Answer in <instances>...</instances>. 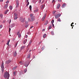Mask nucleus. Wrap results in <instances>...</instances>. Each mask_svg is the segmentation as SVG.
Segmentation results:
<instances>
[{
    "label": "nucleus",
    "instance_id": "nucleus-1",
    "mask_svg": "<svg viewBox=\"0 0 79 79\" xmlns=\"http://www.w3.org/2000/svg\"><path fill=\"white\" fill-rule=\"evenodd\" d=\"M10 77V74L9 73L7 72H6L4 74V77L6 79H9Z\"/></svg>",
    "mask_w": 79,
    "mask_h": 79
},
{
    "label": "nucleus",
    "instance_id": "nucleus-2",
    "mask_svg": "<svg viewBox=\"0 0 79 79\" xmlns=\"http://www.w3.org/2000/svg\"><path fill=\"white\" fill-rule=\"evenodd\" d=\"M19 20L21 22L24 23L25 20V19L23 18L22 17H20L19 18Z\"/></svg>",
    "mask_w": 79,
    "mask_h": 79
},
{
    "label": "nucleus",
    "instance_id": "nucleus-3",
    "mask_svg": "<svg viewBox=\"0 0 79 79\" xmlns=\"http://www.w3.org/2000/svg\"><path fill=\"white\" fill-rule=\"evenodd\" d=\"M17 35H18V37L19 38H20L21 37V35L20 33V31H18L16 33Z\"/></svg>",
    "mask_w": 79,
    "mask_h": 79
},
{
    "label": "nucleus",
    "instance_id": "nucleus-4",
    "mask_svg": "<svg viewBox=\"0 0 79 79\" xmlns=\"http://www.w3.org/2000/svg\"><path fill=\"white\" fill-rule=\"evenodd\" d=\"M61 15V14H58L57 15H56L55 16V17L56 18V19H57L58 18L60 17V16Z\"/></svg>",
    "mask_w": 79,
    "mask_h": 79
},
{
    "label": "nucleus",
    "instance_id": "nucleus-5",
    "mask_svg": "<svg viewBox=\"0 0 79 79\" xmlns=\"http://www.w3.org/2000/svg\"><path fill=\"white\" fill-rule=\"evenodd\" d=\"M32 22L34 21L35 20V16L31 18Z\"/></svg>",
    "mask_w": 79,
    "mask_h": 79
},
{
    "label": "nucleus",
    "instance_id": "nucleus-6",
    "mask_svg": "<svg viewBox=\"0 0 79 79\" xmlns=\"http://www.w3.org/2000/svg\"><path fill=\"white\" fill-rule=\"evenodd\" d=\"M11 62L10 60H8L6 62V64H8L10 63Z\"/></svg>",
    "mask_w": 79,
    "mask_h": 79
},
{
    "label": "nucleus",
    "instance_id": "nucleus-7",
    "mask_svg": "<svg viewBox=\"0 0 79 79\" xmlns=\"http://www.w3.org/2000/svg\"><path fill=\"white\" fill-rule=\"evenodd\" d=\"M60 3H58L57 6L56 8L57 9H59V8L60 7Z\"/></svg>",
    "mask_w": 79,
    "mask_h": 79
},
{
    "label": "nucleus",
    "instance_id": "nucleus-8",
    "mask_svg": "<svg viewBox=\"0 0 79 79\" xmlns=\"http://www.w3.org/2000/svg\"><path fill=\"white\" fill-rule=\"evenodd\" d=\"M13 55H14V57L16 56L17 55L16 51H15V52H14V53H13Z\"/></svg>",
    "mask_w": 79,
    "mask_h": 79
},
{
    "label": "nucleus",
    "instance_id": "nucleus-9",
    "mask_svg": "<svg viewBox=\"0 0 79 79\" xmlns=\"http://www.w3.org/2000/svg\"><path fill=\"white\" fill-rule=\"evenodd\" d=\"M66 5V4L65 3H64V4H63L62 5V8H64V7H65Z\"/></svg>",
    "mask_w": 79,
    "mask_h": 79
},
{
    "label": "nucleus",
    "instance_id": "nucleus-10",
    "mask_svg": "<svg viewBox=\"0 0 79 79\" xmlns=\"http://www.w3.org/2000/svg\"><path fill=\"white\" fill-rule=\"evenodd\" d=\"M27 64V63L26 62L25 63V64H24V66L26 67H27L29 65V63L28 64Z\"/></svg>",
    "mask_w": 79,
    "mask_h": 79
},
{
    "label": "nucleus",
    "instance_id": "nucleus-11",
    "mask_svg": "<svg viewBox=\"0 0 79 79\" xmlns=\"http://www.w3.org/2000/svg\"><path fill=\"white\" fill-rule=\"evenodd\" d=\"M1 67L2 69H4V67L3 66V62H2V64Z\"/></svg>",
    "mask_w": 79,
    "mask_h": 79
},
{
    "label": "nucleus",
    "instance_id": "nucleus-12",
    "mask_svg": "<svg viewBox=\"0 0 79 79\" xmlns=\"http://www.w3.org/2000/svg\"><path fill=\"white\" fill-rule=\"evenodd\" d=\"M30 17L31 18L33 17H34V14H30Z\"/></svg>",
    "mask_w": 79,
    "mask_h": 79
},
{
    "label": "nucleus",
    "instance_id": "nucleus-13",
    "mask_svg": "<svg viewBox=\"0 0 79 79\" xmlns=\"http://www.w3.org/2000/svg\"><path fill=\"white\" fill-rule=\"evenodd\" d=\"M19 64H20L21 65H23L24 64V63L22 61H20L19 62Z\"/></svg>",
    "mask_w": 79,
    "mask_h": 79
},
{
    "label": "nucleus",
    "instance_id": "nucleus-14",
    "mask_svg": "<svg viewBox=\"0 0 79 79\" xmlns=\"http://www.w3.org/2000/svg\"><path fill=\"white\" fill-rule=\"evenodd\" d=\"M44 5H42L40 6V8L41 9H42L43 8H44Z\"/></svg>",
    "mask_w": 79,
    "mask_h": 79
},
{
    "label": "nucleus",
    "instance_id": "nucleus-15",
    "mask_svg": "<svg viewBox=\"0 0 79 79\" xmlns=\"http://www.w3.org/2000/svg\"><path fill=\"white\" fill-rule=\"evenodd\" d=\"M48 23V20H46V21L45 22V23H44V25H47Z\"/></svg>",
    "mask_w": 79,
    "mask_h": 79
},
{
    "label": "nucleus",
    "instance_id": "nucleus-16",
    "mask_svg": "<svg viewBox=\"0 0 79 79\" xmlns=\"http://www.w3.org/2000/svg\"><path fill=\"white\" fill-rule=\"evenodd\" d=\"M12 8H13V7L12 6H9V9L10 10H12Z\"/></svg>",
    "mask_w": 79,
    "mask_h": 79
},
{
    "label": "nucleus",
    "instance_id": "nucleus-17",
    "mask_svg": "<svg viewBox=\"0 0 79 79\" xmlns=\"http://www.w3.org/2000/svg\"><path fill=\"white\" fill-rule=\"evenodd\" d=\"M29 9L30 11H31L32 10V6L31 5H30L29 6Z\"/></svg>",
    "mask_w": 79,
    "mask_h": 79
},
{
    "label": "nucleus",
    "instance_id": "nucleus-18",
    "mask_svg": "<svg viewBox=\"0 0 79 79\" xmlns=\"http://www.w3.org/2000/svg\"><path fill=\"white\" fill-rule=\"evenodd\" d=\"M38 10H39L38 9H36V10H34V13H36V12H38Z\"/></svg>",
    "mask_w": 79,
    "mask_h": 79
},
{
    "label": "nucleus",
    "instance_id": "nucleus-19",
    "mask_svg": "<svg viewBox=\"0 0 79 79\" xmlns=\"http://www.w3.org/2000/svg\"><path fill=\"white\" fill-rule=\"evenodd\" d=\"M32 43V40H31L29 42V44H28V45H31V43Z\"/></svg>",
    "mask_w": 79,
    "mask_h": 79
},
{
    "label": "nucleus",
    "instance_id": "nucleus-20",
    "mask_svg": "<svg viewBox=\"0 0 79 79\" xmlns=\"http://www.w3.org/2000/svg\"><path fill=\"white\" fill-rule=\"evenodd\" d=\"M25 48V46H22L21 47V49L22 50Z\"/></svg>",
    "mask_w": 79,
    "mask_h": 79
},
{
    "label": "nucleus",
    "instance_id": "nucleus-21",
    "mask_svg": "<svg viewBox=\"0 0 79 79\" xmlns=\"http://www.w3.org/2000/svg\"><path fill=\"white\" fill-rule=\"evenodd\" d=\"M27 40L26 39V40H25L23 42V44H25L27 42Z\"/></svg>",
    "mask_w": 79,
    "mask_h": 79
},
{
    "label": "nucleus",
    "instance_id": "nucleus-22",
    "mask_svg": "<svg viewBox=\"0 0 79 79\" xmlns=\"http://www.w3.org/2000/svg\"><path fill=\"white\" fill-rule=\"evenodd\" d=\"M19 3L16 4V8L18 7H19Z\"/></svg>",
    "mask_w": 79,
    "mask_h": 79
},
{
    "label": "nucleus",
    "instance_id": "nucleus-23",
    "mask_svg": "<svg viewBox=\"0 0 79 79\" xmlns=\"http://www.w3.org/2000/svg\"><path fill=\"white\" fill-rule=\"evenodd\" d=\"M14 16L15 17H16L18 16V15L15 13H14Z\"/></svg>",
    "mask_w": 79,
    "mask_h": 79
},
{
    "label": "nucleus",
    "instance_id": "nucleus-24",
    "mask_svg": "<svg viewBox=\"0 0 79 79\" xmlns=\"http://www.w3.org/2000/svg\"><path fill=\"white\" fill-rule=\"evenodd\" d=\"M8 23H10L11 22V19H9L8 20Z\"/></svg>",
    "mask_w": 79,
    "mask_h": 79
},
{
    "label": "nucleus",
    "instance_id": "nucleus-25",
    "mask_svg": "<svg viewBox=\"0 0 79 79\" xmlns=\"http://www.w3.org/2000/svg\"><path fill=\"white\" fill-rule=\"evenodd\" d=\"M57 21H59L60 22H61V19L60 18H58V19H57Z\"/></svg>",
    "mask_w": 79,
    "mask_h": 79
},
{
    "label": "nucleus",
    "instance_id": "nucleus-26",
    "mask_svg": "<svg viewBox=\"0 0 79 79\" xmlns=\"http://www.w3.org/2000/svg\"><path fill=\"white\" fill-rule=\"evenodd\" d=\"M8 11V10H6L5 11V12H4V14H6Z\"/></svg>",
    "mask_w": 79,
    "mask_h": 79
},
{
    "label": "nucleus",
    "instance_id": "nucleus-27",
    "mask_svg": "<svg viewBox=\"0 0 79 79\" xmlns=\"http://www.w3.org/2000/svg\"><path fill=\"white\" fill-rule=\"evenodd\" d=\"M29 2H28L26 5L27 7L29 5Z\"/></svg>",
    "mask_w": 79,
    "mask_h": 79
},
{
    "label": "nucleus",
    "instance_id": "nucleus-28",
    "mask_svg": "<svg viewBox=\"0 0 79 79\" xmlns=\"http://www.w3.org/2000/svg\"><path fill=\"white\" fill-rule=\"evenodd\" d=\"M10 40H8V41H7V45L9 44V43L10 42Z\"/></svg>",
    "mask_w": 79,
    "mask_h": 79
},
{
    "label": "nucleus",
    "instance_id": "nucleus-29",
    "mask_svg": "<svg viewBox=\"0 0 79 79\" xmlns=\"http://www.w3.org/2000/svg\"><path fill=\"white\" fill-rule=\"evenodd\" d=\"M30 58V55H28L27 57V58L29 59V58Z\"/></svg>",
    "mask_w": 79,
    "mask_h": 79
},
{
    "label": "nucleus",
    "instance_id": "nucleus-30",
    "mask_svg": "<svg viewBox=\"0 0 79 79\" xmlns=\"http://www.w3.org/2000/svg\"><path fill=\"white\" fill-rule=\"evenodd\" d=\"M46 34H44V35H43V38H45L46 37Z\"/></svg>",
    "mask_w": 79,
    "mask_h": 79
},
{
    "label": "nucleus",
    "instance_id": "nucleus-31",
    "mask_svg": "<svg viewBox=\"0 0 79 79\" xmlns=\"http://www.w3.org/2000/svg\"><path fill=\"white\" fill-rule=\"evenodd\" d=\"M0 17L2 18V19L3 15L2 14H1L0 15Z\"/></svg>",
    "mask_w": 79,
    "mask_h": 79
},
{
    "label": "nucleus",
    "instance_id": "nucleus-32",
    "mask_svg": "<svg viewBox=\"0 0 79 79\" xmlns=\"http://www.w3.org/2000/svg\"><path fill=\"white\" fill-rule=\"evenodd\" d=\"M18 19V17H14V20H17Z\"/></svg>",
    "mask_w": 79,
    "mask_h": 79
},
{
    "label": "nucleus",
    "instance_id": "nucleus-33",
    "mask_svg": "<svg viewBox=\"0 0 79 79\" xmlns=\"http://www.w3.org/2000/svg\"><path fill=\"white\" fill-rule=\"evenodd\" d=\"M17 68V66H16V67H14L13 68V70H15L16 68Z\"/></svg>",
    "mask_w": 79,
    "mask_h": 79
},
{
    "label": "nucleus",
    "instance_id": "nucleus-34",
    "mask_svg": "<svg viewBox=\"0 0 79 79\" xmlns=\"http://www.w3.org/2000/svg\"><path fill=\"white\" fill-rule=\"evenodd\" d=\"M51 34L52 35H54V32L53 31H52L51 32Z\"/></svg>",
    "mask_w": 79,
    "mask_h": 79
},
{
    "label": "nucleus",
    "instance_id": "nucleus-35",
    "mask_svg": "<svg viewBox=\"0 0 79 79\" xmlns=\"http://www.w3.org/2000/svg\"><path fill=\"white\" fill-rule=\"evenodd\" d=\"M7 5H5V6H4V8L5 9H6L7 8Z\"/></svg>",
    "mask_w": 79,
    "mask_h": 79
},
{
    "label": "nucleus",
    "instance_id": "nucleus-36",
    "mask_svg": "<svg viewBox=\"0 0 79 79\" xmlns=\"http://www.w3.org/2000/svg\"><path fill=\"white\" fill-rule=\"evenodd\" d=\"M27 69H25L24 70V73H26L27 72Z\"/></svg>",
    "mask_w": 79,
    "mask_h": 79
},
{
    "label": "nucleus",
    "instance_id": "nucleus-37",
    "mask_svg": "<svg viewBox=\"0 0 79 79\" xmlns=\"http://www.w3.org/2000/svg\"><path fill=\"white\" fill-rule=\"evenodd\" d=\"M28 20L29 22H31V20L30 18H28Z\"/></svg>",
    "mask_w": 79,
    "mask_h": 79
},
{
    "label": "nucleus",
    "instance_id": "nucleus-38",
    "mask_svg": "<svg viewBox=\"0 0 79 79\" xmlns=\"http://www.w3.org/2000/svg\"><path fill=\"white\" fill-rule=\"evenodd\" d=\"M17 44H18V43H15V47H16Z\"/></svg>",
    "mask_w": 79,
    "mask_h": 79
},
{
    "label": "nucleus",
    "instance_id": "nucleus-39",
    "mask_svg": "<svg viewBox=\"0 0 79 79\" xmlns=\"http://www.w3.org/2000/svg\"><path fill=\"white\" fill-rule=\"evenodd\" d=\"M54 22V20L53 19L52 20V21H51V23H53Z\"/></svg>",
    "mask_w": 79,
    "mask_h": 79
},
{
    "label": "nucleus",
    "instance_id": "nucleus-40",
    "mask_svg": "<svg viewBox=\"0 0 79 79\" xmlns=\"http://www.w3.org/2000/svg\"><path fill=\"white\" fill-rule=\"evenodd\" d=\"M52 28L51 26H49V27L48 28V29H51Z\"/></svg>",
    "mask_w": 79,
    "mask_h": 79
},
{
    "label": "nucleus",
    "instance_id": "nucleus-41",
    "mask_svg": "<svg viewBox=\"0 0 79 79\" xmlns=\"http://www.w3.org/2000/svg\"><path fill=\"white\" fill-rule=\"evenodd\" d=\"M56 11H54L53 12V15H54V14L56 12Z\"/></svg>",
    "mask_w": 79,
    "mask_h": 79
},
{
    "label": "nucleus",
    "instance_id": "nucleus-42",
    "mask_svg": "<svg viewBox=\"0 0 79 79\" xmlns=\"http://www.w3.org/2000/svg\"><path fill=\"white\" fill-rule=\"evenodd\" d=\"M46 15H45L43 18L45 19L46 17Z\"/></svg>",
    "mask_w": 79,
    "mask_h": 79
},
{
    "label": "nucleus",
    "instance_id": "nucleus-43",
    "mask_svg": "<svg viewBox=\"0 0 79 79\" xmlns=\"http://www.w3.org/2000/svg\"><path fill=\"white\" fill-rule=\"evenodd\" d=\"M15 73H16V72H13V75H15Z\"/></svg>",
    "mask_w": 79,
    "mask_h": 79
},
{
    "label": "nucleus",
    "instance_id": "nucleus-44",
    "mask_svg": "<svg viewBox=\"0 0 79 79\" xmlns=\"http://www.w3.org/2000/svg\"><path fill=\"white\" fill-rule=\"evenodd\" d=\"M6 22V20H3V22H2V23H4Z\"/></svg>",
    "mask_w": 79,
    "mask_h": 79
},
{
    "label": "nucleus",
    "instance_id": "nucleus-45",
    "mask_svg": "<svg viewBox=\"0 0 79 79\" xmlns=\"http://www.w3.org/2000/svg\"><path fill=\"white\" fill-rule=\"evenodd\" d=\"M9 3V1L8 0H7V2H6V4H8Z\"/></svg>",
    "mask_w": 79,
    "mask_h": 79
},
{
    "label": "nucleus",
    "instance_id": "nucleus-46",
    "mask_svg": "<svg viewBox=\"0 0 79 79\" xmlns=\"http://www.w3.org/2000/svg\"><path fill=\"white\" fill-rule=\"evenodd\" d=\"M16 4H19V1L18 0L16 1Z\"/></svg>",
    "mask_w": 79,
    "mask_h": 79
},
{
    "label": "nucleus",
    "instance_id": "nucleus-47",
    "mask_svg": "<svg viewBox=\"0 0 79 79\" xmlns=\"http://www.w3.org/2000/svg\"><path fill=\"white\" fill-rule=\"evenodd\" d=\"M10 31H11V29L10 28H9V32H10Z\"/></svg>",
    "mask_w": 79,
    "mask_h": 79
},
{
    "label": "nucleus",
    "instance_id": "nucleus-48",
    "mask_svg": "<svg viewBox=\"0 0 79 79\" xmlns=\"http://www.w3.org/2000/svg\"><path fill=\"white\" fill-rule=\"evenodd\" d=\"M28 25H26L25 27V28H27V27H28Z\"/></svg>",
    "mask_w": 79,
    "mask_h": 79
},
{
    "label": "nucleus",
    "instance_id": "nucleus-49",
    "mask_svg": "<svg viewBox=\"0 0 79 79\" xmlns=\"http://www.w3.org/2000/svg\"><path fill=\"white\" fill-rule=\"evenodd\" d=\"M61 0H58V2H61Z\"/></svg>",
    "mask_w": 79,
    "mask_h": 79
},
{
    "label": "nucleus",
    "instance_id": "nucleus-50",
    "mask_svg": "<svg viewBox=\"0 0 79 79\" xmlns=\"http://www.w3.org/2000/svg\"><path fill=\"white\" fill-rule=\"evenodd\" d=\"M29 0H26V2H28Z\"/></svg>",
    "mask_w": 79,
    "mask_h": 79
},
{
    "label": "nucleus",
    "instance_id": "nucleus-51",
    "mask_svg": "<svg viewBox=\"0 0 79 79\" xmlns=\"http://www.w3.org/2000/svg\"><path fill=\"white\" fill-rule=\"evenodd\" d=\"M2 72H3V71H4V69H2Z\"/></svg>",
    "mask_w": 79,
    "mask_h": 79
},
{
    "label": "nucleus",
    "instance_id": "nucleus-52",
    "mask_svg": "<svg viewBox=\"0 0 79 79\" xmlns=\"http://www.w3.org/2000/svg\"><path fill=\"white\" fill-rule=\"evenodd\" d=\"M44 18H42V21H43L44 20Z\"/></svg>",
    "mask_w": 79,
    "mask_h": 79
},
{
    "label": "nucleus",
    "instance_id": "nucleus-53",
    "mask_svg": "<svg viewBox=\"0 0 79 79\" xmlns=\"http://www.w3.org/2000/svg\"><path fill=\"white\" fill-rule=\"evenodd\" d=\"M3 0H0V2H3Z\"/></svg>",
    "mask_w": 79,
    "mask_h": 79
},
{
    "label": "nucleus",
    "instance_id": "nucleus-54",
    "mask_svg": "<svg viewBox=\"0 0 79 79\" xmlns=\"http://www.w3.org/2000/svg\"><path fill=\"white\" fill-rule=\"evenodd\" d=\"M2 25H0V28H2Z\"/></svg>",
    "mask_w": 79,
    "mask_h": 79
},
{
    "label": "nucleus",
    "instance_id": "nucleus-55",
    "mask_svg": "<svg viewBox=\"0 0 79 79\" xmlns=\"http://www.w3.org/2000/svg\"><path fill=\"white\" fill-rule=\"evenodd\" d=\"M40 2H41V0H40L39 1V3L40 4Z\"/></svg>",
    "mask_w": 79,
    "mask_h": 79
},
{
    "label": "nucleus",
    "instance_id": "nucleus-56",
    "mask_svg": "<svg viewBox=\"0 0 79 79\" xmlns=\"http://www.w3.org/2000/svg\"><path fill=\"white\" fill-rule=\"evenodd\" d=\"M71 27H73V26H74V25H73L72 24H71Z\"/></svg>",
    "mask_w": 79,
    "mask_h": 79
},
{
    "label": "nucleus",
    "instance_id": "nucleus-57",
    "mask_svg": "<svg viewBox=\"0 0 79 79\" xmlns=\"http://www.w3.org/2000/svg\"><path fill=\"white\" fill-rule=\"evenodd\" d=\"M45 29H43L42 30V31H45Z\"/></svg>",
    "mask_w": 79,
    "mask_h": 79
},
{
    "label": "nucleus",
    "instance_id": "nucleus-58",
    "mask_svg": "<svg viewBox=\"0 0 79 79\" xmlns=\"http://www.w3.org/2000/svg\"><path fill=\"white\" fill-rule=\"evenodd\" d=\"M27 34H30V33L28 32H27Z\"/></svg>",
    "mask_w": 79,
    "mask_h": 79
},
{
    "label": "nucleus",
    "instance_id": "nucleus-59",
    "mask_svg": "<svg viewBox=\"0 0 79 79\" xmlns=\"http://www.w3.org/2000/svg\"><path fill=\"white\" fill-rule=\"evenodd\" d=\"M54 0H52V3H53V2H54Z\"/></svg>",
    "mask_w": 79,
    "mask_h": 79
},
{
    "label": "nucleus",
    "instance_id": "nucleus-60",
    "mask_svg": "<svg viewBox=\"0 0 79 79\" xmlns=\"http://www.w3.org/2000/svg\"><path fill=\"white\" fill-rule=\"evenodd\" d=\"M32 27H33V26H32L31 28H30V29H31L32 28Z\"/></svg>",
    "mask_w": 79,
    "mask_h": 79
},
{
    "label": "nucleus",
    "instance_id": "nucleus-61",
    "mask_svg": "<svg viewBox=\"0 0 79 79\" xmlns=\"http://www.w3.org/2000/svg\"><path fill=\"white\" fill-rule=\"evenodd\" d=\"M44 49V48L43 47L42 48V50H43V49Z\"/></svg>",
    "mask_w": 79,
    "mask_h": 79
},
{
    "label": "nucleus",
    "instance_id": "nucleus-62",
    "mask_svg": "<svg viewBox=\"0 0 79 79\" xmlns=\"http://www.w3.org/2000/svg\"><path fill=\"white\" fill-rule=\"evenodd\" d=\"M44 2V1H43L42 2H41V4H43Z\"/></svg>",
    "mask_w": 79,
    "mask_h": 79
},
{
    "label": "nucleus",
    "instance_id": "nucleus-63",
    "mask_svg": "<svg viewBox=\"0 0 79 79\" xmlns=\"http://www.w3.org/2000/svg\"><path fill=\"white\" fill-rule=\"evenodd\" d=\"M31 51H32V50H30L29 52H31Z\"/></svg>",
    "mask_w": 79,
    "mask_h": 79
},
{
    "label": "nucleus",
    "instance_id": "nucleus-64",
    "mask_svg": "<svg viewBox=\"0 0 79 79\" xmlns=\"http://www.w3.org/2000/svg\"><path fill=\"white\" fill-rule=\"evenodd\" d=\"M41 42H41H41H39V44H40L41 43Z\"/></svg>",
    "mask_w": 79,
    "mask_h": 79
}]
</instances>
